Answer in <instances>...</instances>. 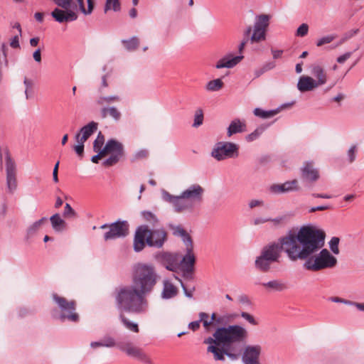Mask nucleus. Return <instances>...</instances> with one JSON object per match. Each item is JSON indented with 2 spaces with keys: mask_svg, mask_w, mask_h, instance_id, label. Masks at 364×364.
<instances>
[{
  "mask_svg": "<svg viewBox=\"0 0 364 364\" xmlns=\"http://www.w3.org/2000/svg\"><path fill=\"white\" fill-rule=\"evenodd\" d=\"M336 36L335 35H328L326 36H323L316 43L317 46H322L324 44L330 43L332 42L335 38Z\"/></svg>",
  "mask_w": 364,
  "mask_h": 364,
  "instance_id": "obj_45",
  "label": "nucleus"
},
{
  "mask_svg": "<svg viewBox=\"0 0 364 364\" xmlns=\"http://www.w3.org/2000/svg\"><path fill=\"white\" fill-rule=\"evenodd\" d=\"M109 11L119 12L121 11V3L119 0H105L104 12L106 14Z\"/></svg>",
  "mask_w": 364,
  "mask_h": 364,
  "instance_id": "obj_32",
  "label": "nucleus"
},
{
  "mask_svg": "<svg viewBox=\"0 0 364 364\" xmlns=\"http://www.w3.org/2000/svg\"><path fill=\"white\" fill-rule=\"evenodd\" d=\"M269 16L266 14L259 15L256 17L253 33L250 36L252 43H257L265 39L266 29L269 26Z\"/></svg>",
  "mask_w": 364,
  "mask_h": 364,
  "instance_id": "obj_11",
  "label": "nucleus"
},
{
  "mask_svg": "<svg viewBox=\"0 0 364 364\" xmlns=\"http://www.w3.org/2000/svg\"><path fill=\"white\" fill-rule=\"evenodd\" d=\"M239 155V146L232 142L220 141L215 144L212 151L211 156L217 161H223L226 159H233Z\"/></svg>",
  "mask_w": 364,
  "mask_h": 364,
  "instance_id": "obj_7",
  "label": "nucleus"
},
{
  "mask_svg": "<svg viewBox=\"0 0 364 364\" xmlns=\"http://www.w3.org/2000/svg\"><path fill=\"white\" fill-rule=\"evenodd\" d=\"M148 235L149 228L147 226L141 225L136 229L134 239L135 252H140L144 248Z\"/></svg>",
  "mask_w": 364,
  "mask_h": 364,
  "instance_id": "obj_16",
  "label": "nucleus"
},
{
  "mask_svg": "<svg viewBox=\"0 0 364 364\" xmlns=\"http://www.w3.org/2000/svg\"><path fill=\"white\" fill-rule=\"evenodd\" d=\"M223 82L220 79L210 80L206 85V89L209 91H218L223 87Z\"/></svg>",
  "mask_w": 364,
  "mask_h": 364,
  "instance_id": "obj_39",
  "label": "nucleus"
},
{
  "mask_svg": "<svg viewBox=\"0 0 364 364\" xmlns=\"http://www.w3.org/2000/svg\"><path fill=\"white\" fill-rule=\"evenodd\" d=\"M161 259L167 269L176 272L178 268V259L176 254L164 252L161 255Z\"/></svg>",
  "mask_w": 364,
  "mask_h": 364,
  "instance_id": "obj_20",
  "label": "nucleus"
},
{
  "mask_svg": "<svg viewBox=\"0 0 364 364\" xmlns=\"http://www.w3.org/2000/svg\"><path fill=\"white\" fill-rule=\"evenodd\" d=\"M174 236L181 237L186 247L193 245V240L190 235L183 228L181 225H168Z\"/></svg>",
  "mask_w": 364,
  "mask_h": 364,
  "instance_id": "obj_23",
  "label": "nucleus"
},
{
  "mask_svg": "<svg viewBox=\"0 0 364 364\" xmlns=\"http://www.w3.org/2000/svg\"><path fill=\"white\" fill-rule=\"evenodd\" d=\"M239 302L242 304H244L247 306H250L252 305V302L246 294H241L237 298Z\"/></svg>",
  "mask_w": 364,
  "mask_h": 364,
  "instance_id": "obj_55",
  "label": "nucleus"
},
{
  "mask_svg": "<svg viewBox=\"0 0 364 364\" xmlns=\"http://www.w3.org/2000/svg\"><path fill=\"white\" fill-rule=\"evenodd\" d=\"M104 143H105V136L102 134V132H100L97 136V138L95 139V140L94 141V143H93L94 151H98L102 150L103 149L102 146H103Z\"/></svg>",
  "mask_w": 364,
  "mask_h": 364,
  "instance_id": "obj_40",
  "label": "nucleus"
},
{
  "mask_svg": "<svg viewBox=\"0 0 364 364\" xmlns=\"http://www.w3.org/2000/svg\"><path fill=\"white\" fill-rule=\"evenodd\" d=\"M75 141H77V144L74 146L73 149L79 156H82L84 153L85 141H80V139H75Z\"/></svg>",
  "mask_w": 364,
  "mask_h": 364,
  "instance_id": "obj_47",
  "label": "nucleus"
},
{
  "mask_svg": "<svg viewBox=\"0 0 364 364\" xmlns=\"http://www.w3.org/2000/svg\"><path fill=\"white\" fill-rule=\"evenodd\" d=\"M262 347L259 345L247 346L242 355V360L244 364H260L259 355Z\"/></svg>",
  "mask_w": 364,
  "mask_h": 364,
  "instance_id": "obj_14",
  "label": "nucleus"
},
{
  "mask_svg": "<svg viewBox=\"0 0 364 364\" xmlns=\"http://www.w3.org/2000/svg\"><path fill=\"white\" fill-rule=\"evenodd\" d=\"M121 98L118 95H110V96H100L97 100V103L100 105H110L114 102H119Z\"/></svg>",
  "mask_w": 364,
  "mask_h": 364,
  "instance_id": "obj_35",
  "label": "nucleus"
},
{
  "mask_svg": "<svg viewBox=\"0 0 364 364\" xmlns=\"http://www.w3.org/2000/svg\"><path fill=\"white\" fill-rule=\"evenodd\" d=\"M157 277L152 264L138 263L133 268L132 285L147 296L154 289Z\"/></svg>",
  "mask_w": 364,
  "mask_h": 364,
  "instance_id": "obj_5",
  "label": "nucleus"
},
{
  "mask_svg": "<svg viewBox=\"0 0 364 364\" xmlns=\"http://www.w3.org/2000/svg\"><path fill=\"white\" fill-rule=\"evenodd\" d=\"M356 146L353 145L348 151L349 162L352 163L355 159Z\"/></svg>",
  "mask_w": 364,
  "mask_h": 364,
  "instance_id": "obj_57",
  "label": "nucleus"
},
{
  "mask_svg": "<svg viewBox=\"0 0 364 364\" xmlns=\"http://www.w3.org/2000/svg\"><path fill=\"white\" fill-rule=\"evenodd\" d=\"M52 297L60 310V321H64L65 319L72 322L79 321V315L75 312L76 302L75 301H68L55 293L53 294Z\"/></svg>",
  "mask_w": 364,
  "mask_h": 364,
  "instance_id": "obj_6",
  "label": "nucleus"
},
{
  "mask_svg": "<svg viewBox=\"0 0 364 364\" xmlns=\"http://www.w3.org/2000/svg\"><path fill=\"white\" fill-rule=\"evenodd\" d=\"M267 128V125L262 124L258 127L254 132L250 133L246 136V139L248 141H252L256 140Z\"/></svg>",
  "mask_w": 364,
  "mask_h": 364,
  "instance_id": "obj_38",
  "label": "nucleus"
},
{
  "mask_svg": "<svg viewBox=\"0 0 364 364\" xmlns=\"http://www.w3.org/2000/svg\"><path fill=\"white\" fill-rule=\"evenodd\" d=\"M243 58L242 55H227L220 59L216 64L215 68L220 69L223 68H231L238 64L240 60Z\"/></svg>",
  "mask_w": 364,
  "mask_h": 364,
  "instance_id": "obj_24",
  "label": "nucleus"
},
{
  "mask_svg": "<svg viewBox=\"0 0 364 364\" xmlns=\"http://www.w3.org/2000/svg\"><path fill=\"white\" fill-rule=\"evenodd\" d=\"M178 294L177 288L169 281L164 282V288L161 293L163 299H168L176 296Z\"/></svg>",
  "mask_w": 364,
  "mask_h": 364,
  "instance_id": "obj_26",
  "label": "nucleus"
},
{
  "mask_svg": "<svg viewBox=\"0 0 364 364\" xmlns=\"http://www.w3.org/2000/svg\"><path fill=\"white\" fill-rule=\"evenodd\" d=\"M301 177L307 181L314 182L319 178V173L311 162H306L301 168Z\"/></svg>",
  "mask_w": 364,
  "mask_h": 364,
  "instance_id": "obj_19",
  "label": "nucleus"
},
{
  "mask_svg": "<svg viewBox=\"0 0 364 364\" xmlns=\"http://www.w3.org/2000/svg\"><path fill=\"white\" fill-rule=\"evenodd\" d=\"M6 187L8 192L13 194L17 189L16 165L10 154L6 152L5 156Z\"/></svg>",
  "mask_w": 364,
  "mask_h": 364,
  "instance_id": "obj_10",
  "label": "nucleus"
},
{
  "mask_svg": "<svg viewBox=\"0 0 364 364\" xmlns=\"http://www.w3.org/2000/svg\"><path fill=\"white\" fill-rule=\"evenodd\" d=\"M252 31V28L251 26H248L246 28V30H245V31L244 33V39H243V41L241 42V43L239 46V50H240V52H242V50L244 49L245 45L247 44V43L250 40V36L251 35Z\"/></svg>",
  "mask_w": 364,
  "mask_h": 364,
  "instance_id": "obj_44",
  "label": "nucleus"
},
{
  "mask_svg": "<svg viewBox=\"0 0 364 364\" xmlns=\"http://www.w3.org/2000/svg\"><path fill=\"white\" fill-rule=\"evenodd\" d=\"M176 278L180 282L181 287H182V289L183 290V292H184L185 295L187 297H188V298H192L193 297V292L194 291L195 288L193 287L191 289H188L186 288V287L185 286V284L181 281V279H178V277H176Z\"/></svg>",
  "mask_w": 364,
  "mask_h": 364,
  "instance_id": "obj_54",
  "label": "nucleus"
},
{
  "mask_svg": "<svg viewBox=\"0 0 364 364\" xmlns=\"http://www.w3.org/2000/svg\"><path fill=\"white\" fill-rule=\"evenodd\" d=\"M203 112L201 109H198L196 111L194 115V122L193 124V127H198L203 124Z\"/></svg>",
  "mask_w": 364,
  "mask_h": 364,
  "instance_id": "obj_41",
  "label": "nucleus"
},
{
  "mask_svg": "<svg viewBox=\"0 0 364 364\" xmlns=\"http://www.w3.org/2000/svg\"><path fill=\"white\" fill-rule=\"evenodd\" d=\"M228 321L227 317L225 316H219L217 317V319L214 323L215 326H222L225 325Z\"/></svg>",
  "mask_w": 364,
  "mask_h": 364,
  "instance_id": "obj_60",
  "label": "nucleus"
},
{
  "mask_svg": "<svg viewBox=\"0 0 364 364\" xmlns=\"http://www.w3.org/2000/svg\"><path fill=\"white\" fill-rule=\"evenodd\" d=\"M19 36H21L19 34L16 35L12 38L10 42V46L14 48H17L20 47L19 45Z\"/></svg>",
  "mask_w": 364,
  "mask_h": 364,
  "instance_id": "obj_59",
  "label": "nucleus"
},
{
  "mask_svg": "<svg viewBox=\"0 0 364 364\" xmlns=\"http://www.w3.org/2000/svg\"><path fill=\"white\" fill-rule=\"evenodd\" d=\"M52 228L57 232L62 231L65 226V222L60 218L58 213H55L50 218Z\"/></svg>",
  "mask_w": 364,
  "mask_h": 364,
  "instance_id": "obj_29",
  "label": "nucleus"
},
{
  "mask_svg": "<svg viewBox=\"0 0 364 364\" xmlns=\"http://www.w3.org/2000/svg\"><path fill=\"white\" fill-rule=\"evenodd\" d=\"M240 316L242 318L245 319L248 323H250L252 325L256 326L258 324V323L255 319L253 316H252L251 314H250L247 312L242 311V312H241Z\"/></svg>",
  "mask_w": 364,
  "mask_h": 364,
  "instance_id": "obj_49",
  "label": "nucleus"
},
{
  "mask_svg": "<svg viewBox=\"0 0 364 364\" xmlns=\"http://www.w3.org/2000/svg\"><path fill=\"white\" fill-rule=\"evenodd\" d=\"M186 253L178 263V267H180L183 272V275L186 278L191 277V274L194 270V265L196 263V257L193 253V245L186 247Z\"/></svg>",
  "mask_w": 364,
  "mask_h": 364,
  "instance_id": "obj_12",
  "label": "nucleus"
},
{
  "mask_svg": "<svg viewBox=\"0 0 364 364\" xmlns=\"http://www.w3.org/2000/svg\"><path fill=\"white\" fill-rule=\"evenodd\" d=\"M146 295L137 288L127 285L119 288L115 295L117 307L121 311L134 314H143L148 309Z\"/></svg>",
  "mask_w": 364,
  "mask_h": 364,
  "instance_id": "obj_4",
  "label": "nucleus"
},
{
  "mask_svg": "<svg viewBox=\"0 0 364 364\" xmlns=\"http://www.w3.org/2000/svg\"><path fill=\"white\" fill-rule=\"evenodd\" d=\"M23 83L26 87H25L26 98L28 100V99H29V95H28V90H32L33 86V82L31 80L28 79L27 77H25Z\"/></svg>",
  "mask_w": 364,
  "mask_h": 364,
  "instance_id": "obj_53",
  "label": "nucleus"
},
{
  "mask_svg": "<svg viewBox=\"0 0 364 364\" xmlns=\"http://www.w3.org/2000/svg\"><path fill=\"white\" fill-rule=\"evenodd\" d=\"M122 43L124 44L127 50L132 51L136 50L139 44V41L136 37H132L129 40H122Z\"/></svg>",
  "mask_w": 364,
  "mask_h": 364,
  "instance_id": "obj_37",
  "label": "nucleus"
},
{
  "mask_svg": "<svg viewBox=\"0 0 364 364\" xmlns=\"http://www.w3.org/2000/svg\"><path fill=\"white\" fill-rule=\"evenodd\" d=\"M47 221V218L43 217L40 220L34 222L32 225H31L27 229V237H31L35 235L37 232L39 230L42 225Z\"/></svg>",
  "mask_w": 364,
  "mask_h": 364,
  "instance_id": "obj_31",
  "label": "nucleus"
},
{
  "mask_svg": "<svg viewBox=\"0 0 364 364\" xmlns=\"http://www.w3.org/2000/svg\"><path fill=\"white\" fill-rule=\"evenodd\" d=\"M102 344L104 345V347L106 348H113V347H117V343L115 341V339L110 336H105L103 337L102 340Z\"/></svg>",
  "mask_w": 364,
  "mask_h": 364,
  "instance_id": "obj_43",
  "label": "nucleus"
},
{
  "mask_svg": "<svg viewBox=\"0 0 364 364\" xmlns=\"http://www.w3.org/2000/svg\"><path fill=\"white\" fill-rule=\"evenodd\" d=\"M325 233L313 226H304L296 232L290 230L277 242L265 245L255 260V269L261 272H269L272 264L278 263L284 251L293 262L305 260L303 267L311 272L332 269L337 264V259L327 249L311 257L320 250L324 244Z\"/></svg>",
  "mask_w": 364,
  "mask_h": 364,
  "instance_id": "obj_1",
  "label": "nucleus"
},
{
  "mask_svg": "<svg viewBox=\"0 0 364 364\" xmlns=\"http://www.w3.org/2000/svg\"><path fill=\"white\" fill-rule=\"evenodd\" d=\"M55 4L62 9L70 8L73 0H53Z\"/></svg>",
  "mask_w": 364,
  "mask_h": 364,
  "instance_id": "obj_52",
  "label": "nucleus"
},
{
  "mask_svg": "<svg viewBox=\"0 0 364 364\" xmlns=\"http://www.w3.org/2000/svg\"><path fill=\"white\" fill-rule=\"evenodd\" d=\"M97 155H95L92 157L91 159V161L92 162L95 163V164H97L99 162V160L104 157L105 155V150H103V149L100 151H97Z\"/></svg>",
  "mask_w": 364,
  "mask_h": 364,
  "instance_id": "obj_58",
  "label": "nucleus"
},
{
  "mask_svg": "<svg viewBox=\"0 0 364 364\" xmlns=\"http://www.w3.org/2000/svg\"><path fill=\"white\" fill-rule=\"evenodd\" d=\"M200 321H192L188 324V328L193 331H197L200 328Z\"/></svg>",
  "mask_w": 364,
  "mask_h": 364,
  "instance_id": "obj_64",
  "label": "nucleus"
},
{
  "mask_svg": "<svg viewBox=\"0 0 364 364\" xmlns=\"http://www.w3.org/2000/svg\"><path fill=\"white\" fill-rule=\"evenodd\" d=\"M105 155L110 154L103 162L105 166H112L117 164L124 155V149L123 144L116 139H109L107 141L105 147Z\"/></svg>",
  "mask_w": 364,
  "mask_h": 364,
  "instance_id": "obj_8",
  "label": "nucleus"
},
{
  "mask_svg": "<svg viewBox=\"0 0 364 364\" xmlns=\"http://www.w3.org/2000/svg\"><path fill=\"white\" fill-rule=\"evenodd\" d=\"M262 285L266 288L273 289L277 291H282L287 289V286L281 280H272L266 283H263Z\"/></svg>",
  "mask_w": 364,
  "mask_h": 364,
  "instance_id": "obj_30",
  "label": "nucleus"
},
{
  "mask_svg": "<svg viewBox=\"0 0 364 364\" xmlns=\"http://www.w3.org/2000/svg\"><path fill=\"white\" fill-rule=\"evenodd\" d=\"M246 131V124L245 121H241L239 119H233L227 129V135L230 137L233 134L242 133Z\"/></svg>",
  "mask_w": 364,
  "mask_h": 364,
  "instance_id": "obj_25",
  "label": "nucleus"
},
{
  "mask_svg": "<svg viewBox=\"0 0 364 364\" xmlns=\"http://www.w3.org/2000/svg\"><path fill=\"white\" fill-rule=\"evenodd\" d=\"M312 75L317 78L316 84L318 86L324 85L327 81L326 74L323 68L320 65H314L311 70Z\"/></svg>",
  "mask_w": 364,
  "mask_h": 364,
  "instance_id": "obj_27",
  "label": "nucleus"
},
{
  "mask_svg": "<svg viewBox=\"0 0 364 364\" xmlns=\"http://www.w3.org/2000/svg\"><path fill=\"white\" fill-rule=\"evenodd\" d=\"M117 348L127 355L136 358L140 360L147 362L149 358L143 350L134 346L129 341H121L117 343Z\"/></svg>",
  "mask_w": 364,
  "mask_h": 364,
  "instance_id": "obj_13",
  "label": "nucleus"
},
{
  "mask_svg": "<svg viewBox=\"0 0 364 364\" xmlns=\"http://www.w3.org/2000/svg\"><path fill=\"white\" fill-rule=\"evenodd\" d=\"M318 87L315 80L306 75L301 76L297 83V88L301 92L311 91Z\"/></svg>",
  "mask_w": 364,
  "mask_h": 364,
  "instance_id": "obj_22",
  "label": "nucleus"
},
{
  "mask_svg": "<svg viewBox=\"0 0 364 364\" xmlns=\"http://www.w3.org/2000/svg\"><path fill=\"white\" fill-rule=\"evenodd\" d=\"M149 156V151L147 149H141L136 152L134 158L136 159H143L147 158Z\"/></svg>",
  "mask_w": 364,
  "mask_h": 364,
  "instance_id": "obj_56",
  "label": "nucleus"
},
{
  "mask_svg": "<svg viewBox=\"0 0 364 364\" xmlns=\"http://www.w3.org/2000/svg\"><path fill=\"white\" fill-rule=\"evenodd\" d=\"M143 218L149 222L156 223L158 222L156 217L150 211H143L141 213Z\"/></svg>",
  "mask_w": 364,
  "mask_h": 364,
  "instance_id": "obj_48",
  "label": "nucleus"
},
{
  "mask_svg": "<svg viewBox=\"0 0 364 364\" xmlns=\"http://www.w3.org/2000/svg\"><path fill=\"white\" fill-rule=\"evenodd\" d=\"M254 114L262 119H268L274 117L278 113L277 109H272L269 111H265L260 108H255L254 109Z\"/></svg>",
  "mask_w": 364,
  "mask_h": 364,
  "instance_id": "obj_36",
  "label": "nucleus"
},
{
  "mask_svg": "<svg viewBox=\"0 0 364 364\" xmlns=\"http://www.w3.org/2000/svg\"><path fill=\"white\" fill-rule=\"evenodd\" d=\"M351 54V52L344 53L343 55L339 56L337 58V62L339 63H343L346 60H348L350 57Z\"/></svg>",
  "mask_w": 364,
  "mask_h": 364,
  "instance_id": "obj_62",
  "label": "nucleus"
},
{
  "mask_svg": "<svg viewBox=\"0 0 364 364\" xmlns=\"http://www.w3.org/2000/svg\"><path fill=\"white\" fill-rule=\"evenodd\" d=\"M119 319L127 329L134 333L139 331L138 324L130 321L122 313L119 314Z\"/></svg>",
  "mask_w": 364,
  "mask_h": 364,
  "instance_id": "obj_33",
  "label": "nucleus"
},
{
  "mask_svg": "<svg viewBox=\"0 0 364 364\" xmlns=\"http://www.w3.org/2000/svg\"><path fill=\"white\" fill-rule=\"evenodd\" d=\"M271 191L275 193H282L289 192L292 191H297L298 188V181L294 179L290 181H287L282 184H274L272 185L270 188Z\"/></svg>",
  "mask_w": 364,
  "mask_h": 364,
  "instance_id": "obj_21",
  "label": "nucleus"
},
{
  "mask_svg": "<svg viewBox=\"0 0 364 364\" xmlns=\"http://www.w3.org/2000/svg\"><path fill=\"white\" fill-rule=\"evenodd\" d=\"M167 234L164 229L149 230L146 244L150 247H161L166 240Z\"/></svg>",
  "mask_w": 364,
  "mask_h": 364,
  "instance_id": "obj_15",
  "label": "nucleus"
},
{
  "mask_svg": "<svg viewBox=\"0 0 364 364\" xmlns=\"http://www.w3.org/2000/svg\"><path fill=\"white\" fill-rule=\"evenodd\" d=\"M249 333L240 325H229L218 327L213 335L203 341L208 344L207 351L213 354L216 360H224L225 355L231 360H237L239 357V349L241 345L247 340Z\"/></svg>",
  "mask_w": 364,
  "mask_h": 364,
  "instance_id": "obj_2",
  "label": "nucleus"
},
{
  "mask_svg": "<svg viewBox=\"0 0 364 364\" xmlns=\"http://www.w3.org/2000/svg\"><path fill=\"white\" fill-rule=\"evenodd\" d=\"M339 241H340V240L338 237H333L328 243L330 250L335 255L339 254V248H338Z\"/></svg>",
  "mask_w": 364,
  "mask_h": 364,
  "instance_id": "obj_42",
  "label": "nucleus"
},
{
  "mask_svg": "<svg viewBox=\"0 0 364 364\" xmlns=\"http://www.w3.org/2000/svg\"><path fill=\"white\" fill-rule=\"evenodd\" d=\"M309 31V26L306 23H302L296 30V35L297 36L304 37L307 35Z\"/></svg>",
  "mask_w": 364,
  "mask_h": 364,
  "instance_id": "obj_46",
  "label": "nucleus"
},
{
  "mask_svg": "<svg viewBox=\"0 0 364 364\" xmlns=\"http://www.w3.org/2000/svg\"><path fill=\"white\" fill-rule=\"evenodd\" d=\"M98 127V124L95 122H90L85 126L82 127L80 131L75 134V139L86 141L89 137L93 134Z\"/></svg>",
  "mask_w": 364,
  "mask_h": 364,
  "instance_id": "obj_18",
  "label": "nucleus"
},
{
  "mask_svg": "<svg viewBox=\"0 0 364 364\" xmlns=\"http://www.w3.org/2000/svg\"><path fill=\"white\" fill-rule=\"evenodd\" d=\"M100 228H109V230L104 234L105 241L124 237L129 234V224L126 220H118L111 224H104L101 225Z\"/></svg>",
  "mask_w": 364,
  "mask_h": 364,
  "instance_id": "obj_9",
  "label": "nucleus"
},
{
  "mask_svg": "<svg viewBox=\"0 0 364 364\" xmlns=\"http://www.w3.org/2000/svg\"><path fill=\"white\" fill-rule=\"evenodd\" d=\"M331 208V206L329 205H319V206H316V207H312L309 209V213H314L317 210H320V211H322V210H328Z\"/></svg>",
  "mask_w": 364,
  "mask_h": 364,
  "instance_id": "obj_61",
  "label": "nucleus"
},
{
  "mask_svg": "<svg viewBox=\"0 0 364 364\" xmlns=\"http://www.w3.org/2000/svg\"><path fill=\"white\" fill-rule=\"evenodd\" d=\"M358 31H359V29L355 28V29H352V30L345 33L341 38V43L346 41L347 40H348V39L351 38L352 37H353L354 36H355L358 33Z\"/></svg>",
  "mask_w": 364,
  "mask_h": 364,
  "instance_id": "obj_51",
  "label": "nucleus"
},
{
  "mask_svg": "<svg viewBox=\"0 0 364 364\" xmlns=\"http://www.w3.org/2000/svg\"><path fill=\"white\" fill-rule=\"evenodd\" d=\"M101 117L106 118L110 116L116 122H118L121 119V112L115 107H104L100 111Z\"/></svg>",
  "mask_w": 364,
  "mask_h": 364,
  "instance_id": "obj_28",
  "label": "nucleus"
},
{
  "mask_svg": "<svg viewBox=\"0 0 364 364\" xmlns=\"http://www.w3.org/2000/svg\"><path fill=\"white\" fill-rule=\"evenodd\" d=\"M69 9H64L65 10H63L55 8L51 12V16L58 23L74 21L77 18V15L75 11Z\"/></svg>",
  "mask_w": 364,
  "mask_h": 364,
  "instance_id": "obj_17",
  "label": "nucleus"
},
{
  "mask_svg": "<svg viewBox=\"0 0 364 364\" xmlns=\"http://www.w3.org/2000/svg\"><path fill=\"white\" fill-rule=\"evenodd\" d=\"M204 191L200 185L195 183L183 191L179 196H173L166 191H163L162 198L171 203L177 213H192L202 203Z\"/></svg>",
  "mask_w": 364,
  "mask_h": 364,
  "instance_id": "obj_3",
  "label": "nucleus"
},
{
  "mask_svg": "<svg viewBox=\"0 0 364 364\" xmlns=\"http://www.w3.org/2000/svg\"><path fill=\"white\" fill-rule=\"evenodd\" d=\"M75 215H76V213L73 209V208L70 206V205L69 203H66L65 205L63 215L66 218H73V217H75Z\"/></svg>",
  "mask_w": 364,
  "mask_h": 364,
  "instance_id": "obj_50",
  "label": "nucleus"
},
{
  "mask_svg": "<svg viewBox=\"0 0 364 364\" xmlns=\"http://www.w3.org/2000/svg\"><path fill=\"white\" fill-rule=\"evenodd\" d=\"M77 3L79 10L85 15H90L94 9V1L87 0V8L86 9L84 4V0H75Z\"/></svg>",
  "mask_w": 364,
  "mask_h": 364,
  "instance_id": "obj_34",
  "label": "nucleus"
},
{
  "mask_svg": "<svg viewBox=\"0 0 364 364\" xmlns=\"http://www.w3.org/2000/svg\"><path fill=\"white\" fill-rule=\"evenodd\" d=\"M270 220H272L270 218H264L258 217V218H256L254 219L253 224L255 225H258L263 224V223H264L267 221H270Z\"/></svg>",
  "mask_w": 364,
  "mask_h": 364,
  "instance_id": "obj_63",
  "label": "nucleus"
}]
</instances>
